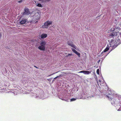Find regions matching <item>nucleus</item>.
Wrapping results in <instances>:
<instances>
[{"mask_svg": "<svg viewBox=\"0 0 121 121\" xmlns=\"http://www.w3.org/2000/svg\"><path fill=\"white\" fill-rule=\"evenodd\" d=\"M114 27L111 29L110 30V31L111 34L109 35V36H111L113 38H115V39H116V38H118L117 39V40H120L119 38V36H118V34L119 33L118 31V30H119L118 29L117 27Z\"/></svg>", "mask_w": 121, "mask_h": 121, "instance_id": "obj_1", "label": "nucleus"}, {"mask_svg": "<svg viewBox=\"0 0 121 121\" xmlns=\"http://www.w3.org/2000/svg\"><path fill=\"white\" fill-rule=\"evenodd\" d=\"M46 44V42L45 41H43L41 43L40 45V46H39L38 48L40 50L44 51L45 50V45Z\"/></svg>", "mask_w": 121, "mask_h": 121, "instance_id": "obj_2", "label": "nucleus"}, {"mask_svg": "<svg viewBox=\"0 0 121 121\" xmlns=\"http://www.w3.org/2000/svg\"><path fill=\"white\" fill-rule=\"evenodd\" d=\"M108 95H106L107 97L108 98V99L110 100H112V98L113 97L114 94H112L110 91H108Z\"/></svg>", "mask_w": 121, "mask_h": 121, "instance_id": "obj_3", "label": "nucleus"}, {"mask_svg": "<svg viewBox=\"0 0 121 121\" xmlns=\"http://www.w3.org/2000/svg\"><path fill=\"white\" fill-rule=\"evenodd\" d=\"M52 21H47L44 23L43 27L46 28H48L50 25L52 24Z\"/></svg>", "mask_w": 121, "mask_h": 121, "instance_id": "obj_4", "label": "nucleus"}, {"mask_svg": "<svg viewBox=\"0 0 121 121\" xmlns=\"http://www.w3.org/2000/svg\"><path fill=\"white\" fill-rule=\"evenodd\" d=\"M40 17V14L38 12L36 13L33 16V18L35 20H38Z\"/></svg>", "mask_w": 121, "mask_h": 121, "instance_id": "obj_5", "label": "nucleus"}, {"mask_svg": "<svg viewBox=\"0 0 121 121\" xmlns=\"http://www.w3.org/2000/svg\"><path fill=\"white\" fill-rule=\"evenodd\" d=\"M25 12L23 14L25 15H28L30 14V11L29 9L27 8H25L24 9Z\"/></svg>", "mask_w": 121, "mask_h": 121, "instance_id": "obj_6", "label": "nucleus"}, {"mask_svg": "<svg viewBox=\"0 0 121 121\" xmlns=\"http://www.w3.org/2000/svg\"><path fill=\"white\" fill-rule=\"evenodd\" d=\"M26 22V20L25 19H23L20 22V23L21 24H25Z\"/></svg>", "mask_w": 121, "mask_h": 121, "instance_id": "obj_7", "label": "nucleus"}, {"mask_svg": "<svg viewBox=\"0 0 121 121\" xmlns=\"http://www.w3.org/2000/svg\"><path fill=\"white\" fill-rule=\"evenodd\" d=\"M67 44L71 46V47L73 48H74L75 46H74L72 43V42H67Z\"/></svg>", "mask_w": 121, "mask_h": 121, "instance_id": "obj_8", "label": "nucleus"}, {"mask_svg": "<svg viewBox=\"0 0 121 121\" xmlns=\"http://www.w3.org/2000/svg\"><path fill=\"white\" fill-rule=\"evenodd\" d=\"M47 34H43L41 35V37L42 39H44L47 37Z\"/></svg>", "mask_w": 121, "mask_h": 121, "instance_id": "obj_9", "label": "nucleus"}, {"mask_svg": "<svg viewBox=\"0 0 121 121\" xmlns=\"http://www.w3.org/2000/svg\"><path fill=\"white\" fill-rule=\"evenodd\" d=\"M91 72V71H84V74H88L90 73Z\"/></svg>", "mask_w": 121, "mask_h": 121, "instance_id": "obj_10", "label": "nucleus"}, {"mask_svg": "<svg viewBox=\"0 0 121 121\" xmlns=\"http://www.w3.org/2000/svg\"><path fill=\"white\" fill-rule=\"evenodd\" d=\"M109 50V48H106L102 52V53L103 52H105Z\"/></svg>", "mask_w": 121, "mask_h": 121, "instance_id": "obj_11", "label": "nucleus"}, {"mask_svg": "<svg viewBox=\"0 0 121 121\" xmlns=\"http://www.w3.org/2000/svg\"><path fill=\"white\" fill-rule=\"evenodd\" d=\"M75 53L78 56V57H80V54L77 51Z\"/></svg>", "mask_w": 121, "mask_h": 121, "instance_id": "obj_12", "label": "nucleus"}, {"mask_svg": "<svg viewBox=\"0 0 121 121\" xmlns=\"http://www.w3.org/2000/svg\"><path fill=\"white\" fill-rule=\"evenodd\" d=\"M36 5L37 6H38L39 7H43V6H42V5L41 4L39 3L38 4Z\"/></svg>", "mask_w": 121, "mask_h": 121, "instance_id": "obj_13", "label": "nucleus"}, {"mask_svg": "<svg viewBox=\"0 0 121 121\" xmlns=\"http://www.w3.org/2000/svg\"><path fill=\"white\" fill-rule=\"evenodd\" d=\"M69 56H73V54H68L66 56V57H68Z\"/></svg>", "mask_w": 121, "mask_h": 121, "instance_id": "obj_14", "label": "nucleus"}, {"mask_svg": "<svg viewBox=\"0 0 121 121\" xmlns=\"http://www.w3.org/2000/svg\"><path fill=\"white\" fill-rule=\"evenodd\" d=\"M76 100V99L73 98H72V99H70V101H74L75 100Z\"/></svg>", "mask_w": 121, "mask_h": 121, "instance_id": "obj_15", "label": "nucleus"}, {"mask_svg": "<svg viewBox=\"0 0 121 121\" xmlns=\"http://www.w3.org/2000/svg\"><path fill=\"white\" fill-rule=\"evenodd\" d=\"M72 51L74 53H75L77 51L75 50L74 49L72 48L71 49Z\"/></svg>", "mask_w": 121, "mask_h": 121, "instance_id": "obj_16", "label": "nucleus"}, {"mask_svg": "<svg viewBox=\"0 0 121 121\" xmlns=\"http://www.w3.org/2000/svg\"><path fill=\"white\" fill-rule=\"evenodd\" d=\"M117 45H113L112 47V49H113L114 48H116L117 47Z\"/></svg>", "mask_w": 121, "mask_h": 121, "instance_id": "obj_17", "label": "nucleus"}, {"mask_svg": "<svg viewBox=\"0 0 121 121\" xmlns=\"http://www.w3.org/2000/svg\"><path fill=\"white\" fill-rule=\"evenodd\" d=\"M96 73L97 74L99 75V69H97V71H96Z\"/></svg>", "mask_w": 121, "mask_h": 121, "instance_id": "obj_18", "label": "nucleus"}, {"mask_svg": "<svg viewBox=\"0 0 121 121\" xmlns=\"http://www.w3.org/2000/svg\"><path fill=\"white\" fill-rule=\"evenodd\" d=\"M62 76V75H59V76H57L55 78H54V79H56L58 77L60 78Z\"/></svg>", "mask_w": 121, "mask_h": 121, "instance_id": "obj_19", "label": "nucleus"}, {"mask_svg": "<svg viewBox=\"0 0 121 121\" xmlns=\"http://www.w3.org/2000/svg\"><path fill=\"white\" fill-rule=\"evenodd\" d=\"M84 71L82 70V71H81L80 72H79L78 73H82L84 74Z\"/></svg>", "mask_w": 121, "mask_h": 121, "instance_id": "obj_20", "label": "nucleus"}, {"mask_svg": "<svg viewBox=\"0 0 121 121\" xmlns=\"http://www.w3.org/2000/svg\"><path fill=\"white\" fill-rule=\"evenodd\" d=\"M39 1H41L42 2H44L43 0H38Z\"/></svg>", "mask_w": 121, "mask_h": 121, "instance_id": "obj_21", "label": "nucleus"}, {"mask_svg": "<svg viewBox=\"0 0 121 121\" xmlns=\"http://www.w3.org/2000/svg\"><path fill=\"white\" fill-rule=\"evenodd\" d=\"M22 0H20V1H19L18 2L19 3H21V2H22Z\"/></svg>", "mask_w": 121, "mask_h": 121, "instance_id": "obj_22", "label": "nucleus"}, {"mask_svg": "<svg viewBox=\"0 0 121 121\" xmlns=\"http://www.w3.org/2000/svg\"><path fill=\"white\" fill-rule=\"evenodd\" d=\"M34 66L35 67V68H37V69L38 68V67H37L36 66H35V65H34Z\"/></svg>", "mask_w": 121, "mask_h": 121, "instance_id": "obj_23", "label": "nucleus"}, {"mask_svg": "<svg viewBox=\"0 0 121 121\" xmlns=\"http://www.w3.org/2000/svg\"><path fill=\"white\" fill-rule=\"evenodd\" d=\"M120 36L121 37V33H120Z\"/></svg>", "mask_w": 121, "mask_h": 121, "instance_id": "obj_24", "label": "nucleus"}, {"mask_svg": "<svg viewBox=\"0 0 121 121\" xmlns=\"http://www.w3.org/2000/svg\"><path fill=\"white\" fill-rule=\"evenodd\" d=\"M53 74H51V75H49V76H51V75H52Z\"/></svg>", "mask_w": 121, "mask_h": 121, "instance_id": "obj_25", "label": "nucleus"}, {"mask_svg": "<svg viewBox=\"0 0 121 121\" xmlns=\"http://www.w3.org/2000/svg\"><path fill=\"white\" fill-rule=\"evenodd\" d=\"M1 33H0V37L1 36Z\"/></svg>", "mask_w": 121, "mask_h": 121, "instance_id": "obj_26", "label": "nucleus"}, {"mask_svg": "<svg viewBox=\"0 0 121 121\" xmlns=\"http://www.w3.org/2000/svg\"><path fill=\"white\" fill-rule=\"evenodd\" d=\"M100 60H99V61H98V62H100Z\"/></svg>", "mask_w": 121, "mask_h": 121, "instance_id": "obj_27", "label": "nucleus"}, {"mask_svg": "<svg viewBox=\"0 0 121 121\" xmlns=\"http://www.w3.org/2000/svg\"><path fill=\"white\" fill-rule=\"evenodd\" d=\"M49 1V0H47V1Z\"/></svg>", "mask_w": 121, "mask_h": 121, "instance_id": "obj_28", "label": "nucleus"}, {"mask_svg": "<svg viewBox=\"0 0 121 121\" xmlns=\"http://www.w3.org/2000/svg\"><path fill=\"white\" fill-rule=\"evenodd\" d=\"M77 75L78 76V75L77 74L76 75Z\"/></svg>", "mask_w": 121, "mask_h": 121, "instance_id": "obj_29", "label": "nucleus"}]
</instances>
